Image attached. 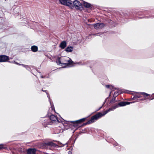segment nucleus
Masks as SVG:
<instances>
[{
    "label": "nucleus",
    "mask_w": 154,
    "mask_h": 154,
    "mask_svg": "<svg viewBox=\"0 0 154 154\" xmlns=\"http://www.w3.org/2000/svg\"><path fill=\"white\" fill-rule=\"evenodd\" d=\"M141 95H142L144 96H148L149 95L147 93H144V92H139L136 95H135L134 96L135 98H140L141 97V96H140Z\"/></svg>",
    "instance_id": "423d86ee"
},
{
    "label": "nucleus",
    "mask_w": 154,
    "mask_h": 154,
    "mask_svg": "<svg viewBox=\"0 0 154 154\" xmlns=\"http://www.w3.org/2000/svg\"><path fill=\"white\" fill-rule=\"evenodd\" d=\"M106 86L107 88H109L111 90H112L113 89V87L111 85H106Z\"/></svg>",
    "instance_id": "6ab92c4d"
},
{
    "label": "nucleus",
    "mask_w": 154,
    "mask_h": 154,
    "mask_svg": "<svg viewBox=\"0 0 154 154\" xmlns=\"http://www.w3.org/2000/svg\"><path fill=\"white\" fill-rule=\"evenodd\" d=\"M62 64L65 65V67H70L73 64V62L68 57H64L61 58Z\"/></svg>",
    "instance_id": "f257e3e1"
},
{
    "label": "nucleus",
    "mask_w": 154,
    "mask_h": 154,
    "mask_svg": "<svg viewBox=\"0 0 154 154\" xmlns=\"http://www.w3.org/2000/svg\"><path fill=\"white\" fill-rule=\"evenodd\" d=\"M104 115H105V114H104V113L103 114L100 113H98L92 116L91 119L87 122V124H90L91 123H93L97 119Z\"/></svg>",
    "instance_id": "f03ea898"
},
{
    "label": "nucleus",
    "mask_w": 154,
    "mask_h": 154,
    "mask_svg": "<svg viewBox=\"0 0 154 154\" xmlns=\"http://www.w3.org/2000/svg\"><path fill=\"white\" fill-rule=\"evenodd\" d=\"M47 144L48 145L54 146V147H56V146H57V145L55 143H53L52 142H50L48 143Z\"/></svg>",
    "instance_id": "f3484780"
},
{
    "label": "nucleus",
    "mask_w": 154,
    "mask_h": 154,
    "mask_svg": "<svg viewBox=\"0 0 154 154\" xmlns=\"http://www.w3.org/2000/svg\"><path fill=\"white\" fill-rule=\"evenodd\" d=\"M36 149H30L27 150L28 154H35Z\"/></svg>",
    "instance_id": "9b49d317"
},
{
    "label": "nucleus",
    "mask_w": 154,
    "mask_h": 154,
    "mask_svg": "<svg viewBox=\"0 0 154 154\" xmlns=\"http://www.w3.org/2000/svg\"><path fill=\"white\" fill-rule=\"evenodd\" d=\"M104 26V24L103 23H98L94 25V28L97 29H101Z\"/></svg>",
    "instance_id": "39448f33"
},
{
    "label": "nucleus",
    "mask_w": 154,
    "mask_h": 154,
    "mask_svg": "<svg viewBox=\"0 0 154 154\" xmlns=\"http://www.w3.org/2000/svg\"><path fill=\"white\" fill-rule=\"evenodd\" d=\"M60 3L63 5L70 6L72 5V2L70 0H59Z\"/></svg>",
    "instance_id": "7ed1b4c3"
},
{
    "label": "nucleus",
    "mask_w": 154,
    "mask_h": 154,
    "mask_svg": "<svg viewBox=\"0 0 154 154\" xmlns=\"http://www.w3.org/2000/svg\"><path fill=\"white\" fill-rule=\"evenodd\" d=\"M50 119L52 122H55L57 120V119L56 116L52 115L50 116Z\"/></svg>",
    "instance_id": "ddd939ff"
},
{
    "label": "nucleus",
    "mask_w": 154,
    "mask_h": 154,
    "mask_svg": "<svg viewBox=\"0 0 154 154\" xmlns=\"http://www.w3.org/2000/svg\"><path fill=\"white\" fill-rule=\"evenodd\" d=\"M119 107L118 105H116L112 107L111 108L109 109L108 110L104 112V114L105 115L106 114L109 112L113 110L114 109H116V108Z\"/></svg>",
    "instance_id": "6e6552de"
},
{
    "label": "nucleus",
    "mask_w": 154,
    "mask_h": 154,
    "mask_svg": "<svg viewBox=\"0 0 154 154\" xmlns=\"http://www.w3.org/2000/svg\"><path fill=\"white\" fill-rule=\"evenodd\" d=\"M83 4L84 6L86 8H89L91 7V4H90L85 2H84Z\"/></svg>",
    "instance_id": "2eb2a0df"
},
{
    "label": "nucleus",
    "mask_w": 154,
    "mask_h": 154,
    "mask_svg": "<svg viewBox=\"0 0 154 154\" xmlns=\"http://www.w3.org/2000/svg\"><path fill=\"white\" fill-rule=\"evenodd\" d=\"M130 102H122L119 103L118 105L119 106H124L126 105L130 104Z\"/></svg>",
    "instance_id": "9d476101"
},
{
    "label": "nucleus",
    "mask_w": 154,
    "mask_h": 154,
    "mask_svg": "<svg viewBox=\"0 0 154 154\" xmlns=\"http://www.w3.org/2000/svg\"><path fill=\"white\" fill-rule=\"evenodd\" d=\"M31 49L32 51L35 52L37 51L38 47L35 46H33L31 47Z\"/></svg>",
    "instance_id": "dca6fc26"
},
{
    "label": "nucleus",
    "mask_w": 154,
    "mask_h": 154,
    "mask_svg": "<svg viewBox=\"0 0 154 154\" xmlns=\"http://www.w3.org/2000/svg\"><path fill=\"white\" fill-rule=\"evenodd\" d=\"M66 46V43L65 41L62 42L60 45V47L62 49H64Z\"/></svg>",
    "instance_id": "f8f14e48"
},
{
    "label": "nucleus",
    "mask_w": 154,
    "mask_h": 154,
    "mask_svg": "<svg viewBox=\"0 0 154 154\" xmlns=\"http://www.w3.org/2000/svg\"><path fill=\"white\" fill-rule=\"evenodd\" d=\"M0 148H1V149H2V148H4V147L2 146V145H1Z\"/></svg>",
    "instance_id": "aec40b11"
},
{
    "label": "nucleus",
    "mask_w": 154,
    "mask_h": 154,
    "mask_svg": "<svg viewBox=\"0 0 154 154\" xmlns=\"http://www.w3.org/2000/svg\"><path fill=\"white\" fill-rule=\"evenodd\" d=\"M8 59V57L7 56L2 55L1 56V62H6L7 61Z\"/></svg>",
    "instance_id": "1a4fd4ad"
},
{
    "label": "nucleus",
    "mask_w": 154,
    "mask_h": 154,
    "mask_svg": "<svg viewBox=\"0 0 154 154\" xmlns=\"http://www.w3.org/2000/svg\"><path fill=\"white\" fill-rule=\"evenodd\" d=\"M73 50V47L72 46H69L67 47L65 51L67 52H71Z\"/></svg>",
    "instance_id": "4468645a"
},
{
    "label": "nucleus",
    "mask_w": 154,
    "mask_h": 154,
    "mask_svg": "<svg viewBox=\"0 0 154 154\" xmlns=\"http://www.w3.org/2000/svg\"><path fill=\"white\" fill-rule=\"evenodd\" d=\"M56 62L58 65H60L61 64H62V61L61 60V59L60 60V58H59L57 60Z\"/></svg>",
    "instance_id": "a211bd4d"
},
{
    "label": "nucleus",
    "mask_w": 154,
    "mask_h": 154,
    "mask_svg": "<svg viewBox=\"0 0 154 154\" xmlns=\"http://www.w3.org/2000/svg\"><path fill=\"white\" fill-rule=\"evenodd\" d=\"M85 118H83L81 119H80V120L74 121H71L70 122L71 123H72L74 125H75V126H77V124L79 123H80L84 121H85Z\"/></svg>",
    "instance_id": "0eeeda50"
},
{
    "label": "nucleus",
    "mask_w": 154,
    "mask_h": 154,
    "mask_svg": "<svg viewBox=\"0 0 154 154\" xmlns=\"http://www.w3.org/2000/svg\"><path fill=\"white\" fill-rule=\"evenodd\" d=\"M150 99L151 100H152V99Z\"/></svg>",
    "instance_id": "412c9836"
},
{
    "label": "nucleus",
    "mask_w": 154,
    "mask_h": 154,
    "mask_svg": "<svg viewBox=\"0 0 154 154\" xmlns=\"http://www.w3.org/2000/svg\"><path fill=\"white\" fill-rule=\"evenodd\" d=\"M73 3L76 9H78L80 10H82L83 9L81 3L79 1L77 0H75L73 2Z\"/></svg>",
    "instance_id": "20e7f679"
}]
</instances>
